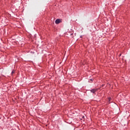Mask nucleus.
I'll return each instance as SVG.
<instances>
[{"instance_id": "5", "label": "nucleus", "mask_w": 130, "mask_h": 130, "mask_svg": "<svg viewBox=\"0 0 130 130\" xmlns=\"http://www.w3.org/2000/svg\"><path fill=\"white\" fill-rule=\"evenodd\" d=\"M120 55H121V54H120Z\"/></svg>"}, {"instance_id": "1", "label": "nucleus", "mask_w": 130, "mask_h": 130, "mask_svg": "<svg viewBox=\"0 0 130 130\" xmlns=\"http://www.w3.org/2000/svg\"><path fill=\"white\" fill-rule=\"evenodd\" d=\"M55 24H59L60 23V19H57L55 21Z\"/></svg>"}, {"instance_id": "2", "label": "nucleus", "mask_w": 130, "mask_h": 130, "mask_svg": "<svg viewBox=\"0 0 130 130\" xmlns=\"http://www.w3.org/2000/svg\"><path fill=\"white\" fill-rule=\"evenodd\" d=\"M96 91H97V89H93L91 90V93H93V94H95V92H96Z\"/></svg>"}, {"instance_id": "3", "label": "nucleus", "mask_w": 130, "mask_h": 130, "mask_svg": "<svg viewBox=\"0 0 130 130\" xmlns=\"http://www.w3.org/2000/svg\"><path fill=\"white\" fill-rule=\"evenodd\" d=\"M15 73V71L13 70L11 72V75H13V74Z\"/></svg>"}, {"instance_id": "4", "label": "nucleus", "mask_w": 130, "mask_h": 130, "mask_svg": "<svg viewBox=\"0 0 130 130\" xmlns=\"http://www.w3.org/2000/svg\"><path fill=\"white\" fill-rule=\"evenodd\" d=\"M111 99V98L109 99V101H110Z\"/></svg>"}]
</instances>
